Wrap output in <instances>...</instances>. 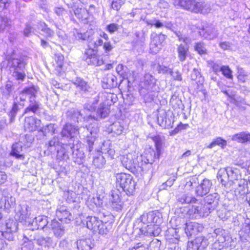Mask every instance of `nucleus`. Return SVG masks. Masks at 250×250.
Wrapping results in <instances>:
<instances>
[{"label": "nucleus", "instance_id": "obj_1", "mask_svg": "<svg viewBox=\"0 0 250 250\" xmlns=\"http://www.w3.org/2000/svg\"><path fill=\"white\" fill-rule=\"evenodd\" d=\"M27 62L25 58L14 54L6 56L5 59L1 63V68L7 69L14 79L20 83L26 77V66Z\"/></svg>", "mask_w": 250, "mask_h": 250}, {"label": "nucleus", "instance_id": "obj_2", "mask_svg": "<svg viewBox=\"0 0 250 250\" xmlns=\"http://www.w3.org/2000/svg\"><path fill=\"white\" fill-rule=\"evenodd\" d=\"M173 3L195 13L207 14L210 10L208 3L200 0H173Z\"/></svg>", "mask_w": 250, "mask_h": 250}, {"label": "nucleus", "instance_id": "obj_3", "mask_svg": "<svg viewBox=\"0 0 250 250\" xmlns=\"http://www.w3.org/2000/svg\"><path fill=\"white\" fill-rule=\"evenodd\" d=\"M116 182L127 195L132 194L135 189L136 184L133 178L129 174L118 173L116 175Z\"/></svg>", "mask_w": 250, "mask_h": 250}, {"label": "nucleus", "instance_id": "obj_4", "mask_svg": "<svg viewBox=\"0 0 250 250\" xmlns=\"http://www.w3.org/2000/svg\"><path fill=\"white\" fill-rule=\"evenodd\" d=\"M87 228L94 232H98L101 234H106L109 229L106 224H104L102 221L95 216H88L85 221Z\"/></svg>", "mask_w": 250, "mask_h": 250}, {"label": "nucleus", "instance_id": "obj_5", "mask_svg": "<svg viewBox=\"0 0 250 250\" xmlns=\"http://www.w3.org/2000/svg\"><path fill=\"white\" fill-rule=\"evenodd\" d=\"M213 210L212 208L208 205H204L203 204H198L193 205L188 211V215L190 218L199 219L208 216Z\"/></svg>", "mask_w": 250, "mask_h": 250}, {"label": "nucleus", "instance_id": "obj_6", "mask_svg": "<svg viewBox=\"0 0 250 250\" xmlns=\"http://www.w3.org/2000/svg\"><path fill=\"white\" fill-rule=\"evenodd\" d=\"M99 130V127L96 123L91 124L86 129L87 132H89V134H87L85 138L86 147L89 152L94 150L95 146H96V142L97 141L96 135Z\"/></svg>", "mask_w": 250, "mask_h": 250}, {"label": "nucleus", "instance_id": "obj_7", "mask_svg": "<svg viewBox=\"0 0 250 250\" xmlns=\"http://www.w3.org/2000/svg\"><path fill=\"white\" fill-rule=\"evenodd\" d=\"M88 48L86 49L83 59L88 64L100 66L104 63V61L100 56L97 55V50L92 48V44H88Z\"/></svg>", "mask_w": 250, "mask_h": 250}, {"label": "nucleus", "instance_id": "obj_8", "mask_svg": "<svg viewBox=\"0 0 250 250\" xmlns=\"http://www.w3.org/2000/svg\"><path fill=\"white\" fill-rule=\"evenodd\" d=\"M37 93V88L35 86H31L29 87L25 88L22 90L19 94L14 98V99L17 100L19 103V105L21 107L25 105V102L26 99H28L29 100L31 97L36 96Z\"/></svg>", "mask_w": 250, "mask_h": 250}, {"label": "nucleus", "instance_id": "obj_9", "mask_svg": "<svg viewBox=\"0 0 250 250\" xmlns=\"http://www.w3.org/2000/svg\"><path fill=\"white\" fill-rule=\"evenodd\" d=\"M175 33L179 40L182 41L185 43L180 44L177 47L179 60L181 62H183L186 60L188 52V46L187 44L188 39L187 37H183L180 32H175Z\"/></svg>", "mask_w": 250, "mask_h": 250}, {"label": "nucleus", "instance_id": "obj_10", "mask_svg": "<svg viewBox=\"0 0 250 250\" xmlns=\"http://www.w3.org/2000/svg\"><path fill=\"white\" fill-rule=\"evenodd\" d=\"M79 134V129L77 126H75L71 124H66L63 127L61 134L62 138H69L68 143L66 144V146L74 144L75 137Z\"/></svg>", "mask_w": 250, "mask_h": 250}, {"label": "nucleus", "instance_id": "obj_11", "mask_svg": "<svg viewBox=\"0 0 250 250\" xmlns=\"http://www.w3.org/2000/svg\"><path fill=\"white\" fill-rule=\"evenodd\" d=\"M208 244V241L205 237H198L194 240L188 242L187 250H203Z\"/></svg>", "mask_w": 250, "mask_h": 250}, {"label": "nucleus", "instance_id": "obj_12", "mask_svg": "<svg viewBox=\"0 0 250 250\" xmlns=\"http://www.w3.org/2000/svg\"><path fill=\"white\" fill-rule=\"evenodd\" d=\"M31 215L30 208L27 205H20L15 215V219L20 222H28Z\"/></svg>", "mask_w": 250, "mask_h": 250}, {"label": "nucleus", "instance_id": "obj_13", "mask_svg": "<svg viewBox=\"0 0 250 250\" xmlns=\"http://www.w3.org/2000/svg\"><path fill=\"white\" fill-rule=\"evenodd\" d=\"M167 232V239L169 240L170 243H173L168 247V250H181V248L178 244L180 236L178 234L177 229L171 228L168 230Z\"/></svg>", "mask_w": 250, "mask_h": 250}, {"label": "nucleus", "instance_id": "obj_14", "mask_svg": "<svg viewBox=\"0 0 250 250\" xmlns=\"http://www.w3.org/2000/svg\"><path fill=\"white\" fill-rule=\"evenodd\" d=\"M212 186V182L208 179L205 178L195 188V194L197 196L203 197L210 191Z\"/></svg>", "mask_w": 250, "mask_h": 250}, {"label": "nucleus", "instance_id": "obj_15", "mask_svg": "<svg viewBox=\"0 0 250 250\" xmlns=\"http://www.w3.org/2000/svg\"><path fill=\"white\" fill-rule=\"evenodd\" d=\"M120 191L117 189L112 190L109 194L110 205L116 210L122 209V202L120 197Z\"/></svg>", "mask_w": 250, "mask_h": 250}, {"label": "nucleus", "instance_id": "obj_16", "mask_svg": "<svg viewBox=\"0 0 250 250\" xmlns=\"http://www.w3.org/2000/svg\"><path fill=\"white\" fill-rule=\"evenodd\" d=\"M166 36L162 34L156 35L153 38L150 44V49L152 52L156 54L161 49Z\"/></svg>", "mask_w": 250, "mask_h": 250}, {"label": "nucleus", "instance_id": "obj_17", "mask_svg": "<svg viewBox=\"0 0 250 250\" xmlns=\"http://www.w3.org/2000/svg\"><path fill=\"white\" fill-rule=\"evenodd\" d=\"M121 162L123 166L131 172L135 171L137 165L136 156L128 153L122 157Z\"/></svg>", "mask_w": 250, "mask_h": 250}, {"label": "nucleus", "instance_id": "obj_18", "mask_svg": "<svg viewBox=\"0 0 250 250\" xmlns=\"http://www.w3.org/2000/svg\"><path fill=\"white\" fill-rule=\"evenodd\" d=\"M109 113V108L107 104L102 103L99 105L95 115H90L89 118L94 119L96 121H98L101 119L104 118L108 116Z\"/></svg>", "mask_w": 250, "mask_h": 250}, {"label": "nucleus", "instance_id": "obj_19", "mask_svg": "<svg viewBox=\"0 0 250 250\" xmlns=\"http://www.w3.org/2000/svg\"><path fill=\"white\" fill-rule=\"evenodd\" d=\"M142 234L145 236H158L161 231V229L157 225L147 224L140 229Z\"/></svg>", "mask_w": 250, "mask_h": 250}, {"label": "nucleus", "instance_id": "obj_20", "mask_svg": "<svg viewBox=\"0 0 250 250\" xmlns=\"http://www.w3.org/2000/svg\"><path fill=\"white\" fill-rule=\"evenodd\" d=\"M67 146L70 147L74 162L78 165L82 164L84 158V154L83 151L80 150L77 145L75 146L74 144L71 145V143Z\"/></svg>", "mask_w": 250, "mask_h": 250}, {"label": "nucleus", "instance_id": "obj_21", "mask_svg": "<svg viewBox=\"0 0 250 250\" xmlns=\"http://www.w3.org/2000/svg\"><path fill=\"white\" fill-rule=\"evenodd\" d=\"M48 228L57 238L62 237L65 233L64 227L56 220L51 221Z\"/></svg>", "mask_w": 250, "mask_h": 250}, {"label": "nucleus", "instance_id": "obj_22", "mask_svg": "<svg viewBox=\"0 0 250 250\" xmlns=\"http://www.w3.org/2000/svg\"><path fill=\"white\" fill-rule=\"evenodd\" d=\"M56 215L58 219L62 222L68 223L71 220V214L65 206L58 207L56 211Z\"/></svg>", "mask_w": 250, "mask_h": 250}, {"label": "nucleus", "instance_id": "obj_23", "mask_svg": "<svg viewBox=\"0 0 250 250\" xmlns=\"http://www.w3.org/2000/svg\"><path fill=\"white\" fill-rule=\"evenodd\" d=\"M36 96H33L29 100V104L25 108L23 114H36L40 110L41 104L36 100Z\"/></svg>", "mask_w": 250, "mask_h": 250}, {"label": "nucleus", "instance_id": "obj_24", "mask_svg": "<svg viewBox=\"0 0 250 250\" xmlns=\"http://www.w3.org/2000/svg\"><path fill=\"white\" fill-rule=\"evenodd\" d=\"M41 123L40 120L31 116L25 118L24 127L29 131L32 132L39 127Z\"/></svg>", "mask_w": 250, "mask_h": 250}, {"label": "nucleus", "instance_id": "obj_25", "mask_svg": "<svg viewBox=\"0 0 250 250\" xmlns=\"http://www.w3.org/2000/svg\"><path fill=\"white\" fill-rule=\"evenodd\" d=\"M185 232L188 237H192L201 231L203 227L196 222H189L186 224Z\"/></svg>", "mask_w": 250, "mask_h": 250}, {"label": "nucleus", "instance_id": "obj_26", "mask_svg": "<svg viewBox=\"0 0 250 250\" xmlns=\"http://www.w3.org/2000/svg\"><path fill=\"white\" fill-rule=\"evenodd\" d=\"M159 155H157L155 151L151 148L146 149L141 155V159L142 162L145 164H152L155 158H159Z\"/></svg>", "mask_w": 250, "mask_h": 250}, {"label": "nucleus", "instance_id": "obj_27", "mask_svg": "<svg viewBox=\"0 0 250 250\" xmlns=\"http://www.w3.org/2000/svg\"><path fill=\"white\" fill-rule=\"evenodd\" d=\"M211 235L212 237H215L216 239L214 243H218V246L219 247H221L220 244L224 243L229 239V236L226 230L221 228L215 229Z\"/></svg>", "mask_w": 250, "mask_h": 250}, {"label": "nucleus", "instance_id": "obj_28", "mask_svg": "<svg viewBox=\"0 0 250 250\" xmlns=\"http://www.w3.org/2000/svg\"><path fill=\"white\" fill-rule=\"evenodd\" d=\"M66 116L68 121L73 123L79 122L84 118L81 111L74 108L68 109L66 112Z\"/></svg>", "mask_w": 250, "mask_h": 250}, {"label": "nucleus", "instance_id": "obj_29", "mask_svg": "<svg viewBox=\"0 0 250 250\" xmlns=\"http://www.w3.org/2000/svg\"><path fill=\"white\" fill-rule=\"evenodd\" d=\"M48 223L47 218L45 216H39L35 217L31 223L32 229H43Z\"/></svg>", "mask_w": 250, "mask_h": 250}, {"label": "nucleus", "instance_id": "obj_30", "mask_svg": "<svg viewBox=\"0 0 250 250\" xmlns=\"http://www.w3.org/2000/svg\"><path fill=\"white\" fill-rule=\"evenodd\" d=\"M191 80L195 81L197 84V89L199 91L203 90L204 78L202 76L200 72L197 69L194 68L190 74Z\"/></svg>", "mask_w": 250, "mask_h": 250}, {"label": "nucleus", "instance_id": "obj_31", "mask_svg": "<svg viewBox=\"0 0 250 250\" xmlns=\"http://www.w3.org/2000/svg\"><path fill=\"white\" fill-rule=\"evenodd\" d=\"M96 151V153L93 156V164L96 167L102 168L105 164L106 161L104 157L102 155V152L99 151L95 146L94 149L92 152L93 153Z\"/></svg>", "mask_w": 250, "mask_h": 250}, {"label": "nucleus", "instance_id": "obj_32", "mask_svg": "<svg viewBox=\"0 0 250 250\" xmlns=\"http://www.w3.org/2000/svg\"><path fill=\"white\" fill-rule=\"evenodd\" d=\"M117 85V78L112 74H108L103 78V87L104 88H111Z\"/></svg>", "mask_w": 250, "mask_h": 250}, {"label": "nucleus", "instance_id": "obj_33", "mask_svg": "<svg viewBox=\"0 0 250 250\" xmlns=\"http://www.w3.org/2000/svg\"><path fill=\"white\" fill-rule=\"evenodd\" d=\"M199 34L206 39L212 40L217 37L218 32L214 28L209 27L206 29H202L199 31Z\"/></svg>", "mask_w": 250, "mask_h": 250}, {"label": "nucleus", "instance_id": "obj_34", "mask_svg": "<svg viewBox=\"0 0 250 250\" xmlns=\"http://www.w3.org/2000/svg\"><path fill=\"white\" fill-rule=\"evenodd\" d=\"M73 83L82 94L89 92L90 87L83 79L80 78H77L74 80Z\"/></svg>", "mask_w": 250, "mask_h": 250}, {"label": "nucleus", "instance_id": "obj_35", "mask_svg": "<svg viewBox=\"0 0 250 250\" xmlns=\"http://www.w3.org/2000/svg\"><path fill=\"white\" fill-rule=\"evenodd\" d=\"M177 201L182 204H188L196 203L197 200L190 194L182 193L177 196Z\"/></svg>", "mask_w": 250, "mask_h": 250}, {"label": "nucleus", "instance_id": "obj_36", "mask_svg": "<svg viewBox=\"0 0 250 250\" xmlns=\"http://www.w3.org/2000/svg\"><path fill=\"white\" fill-rule=\"evenodd\" d=\"M76 244L79 250H91L94 246L89 238L79 240L77 241Z\"/></svg>", "mask_w": 250, "mask_h": 250}, {"label": "nucleus", "instance_id": "obj_37", "mask_svg": "<svg viewBox=\"0 0 250 250\" xmlns=\"http://www.w3.org/2000/svg\"><path fill=\"white\" fill-rule=\"evenodd\" d=\"M37 243L41 246L44 248L53 247V242L51 237L49 236H38L35 238Z\"/></svg>", "mask_w": 250, "mask_h": 250}, {"label": "nucleus", "instance_id": "obj_38", "mask_svg": "<svg viewBox=\"0 0 250 250\" xmlns=\"http://www.w3.org/2000/svg\"><path fill=\"white\" fill-rule=\"evenodd\" d=\"M219 199V195L217 193H213L209 194L207 195L205 201L207 204H204V205H208L210 207L212 208L213 210L214 209L215 207L218 204V201Z\"/></svg>", "mask_w": 250, "mask_h": 250}, {"label": "nucleus", "instance_id": "obj_39", "mask_svg": "<svg viewBox=\"0 0 250 250\" xmlns=\"http://www.w3.org/2000/svg\"><path fill=\"white\" fill-rule=\"evenodd\" d=\"M231 140L232 141L242 143L248 142H250V133H246L245 132H241L239 133L235 134L232 136Z\"/></svg>", "mask_w": 250, "mask_h": 250}, {"label": "nucleus", "instance_id": "obj_40", "mask_svg": "<svg viewBox=\"0 0 250 250\" xmlns=\"http://www.w3.org/2000/svg\"><path fill=\"white\" fill-rule=\"evenodd\" d=\"M22 108V107L19 105V102H18L17 100L13 99L12 106L8 114L10 123H13L14 121L18 112Z\"/></svg>", "mask_w": 250, "mask_h": 250}, {"label": "nucleus", "instance_id": "obj_41", "mask_svg": "<svg viewBox=\"0 0 250 250\" xmlns=\"http://www.w3.org/2000/svg\"><path fill=\"white\" fill-rule=\"evenodd\" d=\"M22 151V145L20 143H17L13 145L11 155L16 157V158L21 160L24 159V156L21 154Z\"/></svg>", "mask_w": 250, "mask_h": 250}, {"label": "nucleus", "instance_id": "obj_42", "mask_svg": "<svg viewBox=\"0 0 250 250\" xmlns=\"http://www.w3.org/2000/svg\"><path fill=\"white\" fill-rule=\"evenodd\" d=\"M147 1L149 2L148 4L150 6H153L155 7L157 5V7L160 9H167L169 7L168 3L164 0H146Z\"/></svg>", "mask_w": 250, "mask_h": 250}, {"label": "nucleus", "instance_id": "obj_43", "mask_svg": "<svg viewBox=\"0 0 250 250\" xmlns=\"http://www.w3.org/2000/svg\"><path fill=\"white\" fill-rule=\"evenodd\" d=\"M215 146H220L223 148L227 146V141L221 137H217L213 139L212 142L207 146V148L210 149Z\"/></svg>", "mask_w": 250, "mask_h": 250}, {"label": "nucleus", "instance_id": "obj_44", "mask_svg": "<svg viewBox=\"0 0 250 250\" xmlns=\"http://www.w3.org/2000/svg\"><path fill=\"white\" fill-rule=\"evenodd\" d=\"M217 179L222 185H226L227 181L229 180L226 168L220 169L217 174Z\"/></svg>", "mask_w": 250, "mask_h": 250}, {"label": "nucleus", "instance_id": "obj_45", "mask_svg": "<svg viewBox=\"0 0 250 250\" xmlns=\"http://www.w3.org/2000/svg\"><path fill=\"white\" fill-rule=\"evenodd\" d=\"M110 129L111 132L117 135H119L122 134L124 128L120 122H116L111 125Z\"/></svg>", "mask_w": 250, "mask_h": 250}, {"label": "nucleus", "instance_id": "obj_46", "mask_svg": "<svg viewBox=\"0 0 250 250\" xmlns=\"http://www.w3.org/2000/svg\"><path fill=\"white\" fill-rule=\"evenodd\" d=\"M164 137L160 135L154 136L153 138V140L155 143L156 150L157 151V155H160L161 153V149L163 144Z\"/></svg>", "mask_w": 250, "mask_h": 250}, {"label": "nucleus", "instance_id": "obj_47", "mask_svg": "<svg viewBox=\"0 0 250 250\" xmlns=\"http://www.w3.org/2000/svg\"><path fill=\"white\" fill-rule=\"evenodd\" d=\"M61 143L60 142L58 137H53L48 144V149L50 151H53L57 149Z\"/></svg>", "mask_w": 250, "mask_h": 250}, {"label": "nucleus", "instance_id": "obj_48", "mask_svg": "<svg viewBox=\"0 0 250 250\" xmlns=\"http://www.w3.org/2000/svg\"><path fill=\"white\" fill-rule=\"evenodd\" d=\"M156 69L159 73L172 75V69L170 68L163 64H158L156 66Z\"/></svg>", "mask_w": 250, "mask_h": 250}, {"label": "nucleus", "instance_id": "obj_49", "mask_svg": "<svg viewBox=\"0 0 250 250\" xmlns=\"http://www.w3.org/2000/svg\"><path fill=\"white\" fill-rule=\"evenodd\" d=\"M152 215H153V212H150L148 213L143 214L140 217L141 222L145 225L152 224V218L153 217Z\"/></svg>", "mask_w": 250, "mask_h": 250}, {"label": "nucleus", "instance_id": "obj_50", "mask_svg": "<svg viewBox=\"0 0 250 250\" xmlns=\"http://www.w3.org/2000/svg\"><path fill=\"white\" fill-rule=\"evenodd\" d=\"M6 230L16 232L18 229V223L13 219H9L6 223Z\"/></svg>", "mask_w": 250, "mask_h": 250}, {"label": "nucleus", "instance_id": "obj_51", "mask_svg": "<svg viewBox=\"0 0 250 250\" xmlns=\"http://www.w3.org/2000/svg\"><path fill=\"white\" fill-rule=\"evenodd\" d=\"M229 179L230 181L237 180L238 178L237 170L233 169L232 167H228L226 168Z\"/></svg>", "mask_w": 250, "mask_h": 250}, {"label": "nucleus", "instance_id": "obj_52", "mask_svg": "<svg viewBox=\"0 0 250 250\" xmlns=\"http://www.w3.org/2000/svg\"><path fill=\"white\" fill-rule=\"evenodd\" d=\"M24 238L25 241L21 245V250H33L34 245L32 239L29 240L26 236Z\"/></svg>", "mask_w": 250, "mask_h": 250}, {"label": "nucleus", "instance_id": "obj_53", "mask_svg": "<svg viewBox=\"0 0 250 250\" xmlns=\"http://www.w3.org/2000/svg\"><path fill=\"white\" fill-rule=\"evenodd\" d=\"M54 60L55 63L54 65L56 67L61 68L63 65L64 57L63 56L60 54H56L54 57Z\"/></svg>", "mask_w": 250, "mask_h": 250}, {"label": "nucleus", "instance_id": "obj_54", "mask_svg": "<svg viewBox=\"0 0 250 250\" xmlns=\"http://www.w3.org/2000/svg\"><path fill=\"white\" fill-rule=\"evenodd\" d=\"M73 33L77 40L85 41L88 38V36L85 33L83 34L78 29H74Z\"/></svg>", "mask_w": 250, "mask_h": 250}, {"label": "nucleus", "instance_id": "obj_55", "mask_svg": "<svg viewBox=\"0 0 250 250\" xmlns=\"http://www.w3.org/2000/svg\"><path fill=\"white\" fill-rule=\"evenodd\" d=\"M145 85L148 86H153L155 83V79L150 74H146L144 76Z\"/></svg>", "mask_w": 250, "mask_h": 250}, {"label": "nucleus", "instance_id": "obj_56", "mask_svg": "<svg viewBox=\"0 0 250 250\" xmlns=\"http://www.w3.org/2000/svg\"><path fill=\"white\" fill-rule=\"evenodd\" d=\"M41 130L44 136H46L47 133L53 134L55 133V125L52 124H49Z\"/></svg>", "mask_w": 250, "mask_h": 250}, {"label": "nucleus", "instance_id": "obj_57", "mask_svg": "<svg viewBox=\"0 0 250 250\" xmlns=\"http://www.w3.org/2000/svg\"><path fill=\"white\" fill-rule=\"evenodd\" d=\"M166 119H167V113L165 111L159 112L158 114L157 121L159 125L164 127Z\"/></svg>", "mask_w": 250, "mask_h": 250}, {"label": "nucleus", "instance_id": "obj_58", "mask_svg": "<svg viewBox=\"0 0 250 250\" xmlns=\"http://www.w3.org/2000/svg\"><path fill=\"white\" fill-rule=\"evenodd\" d=\"M237 78L239 81L242 83H245L246 81L247 74L245 73V70L243 68H238Z\"/></svg>", "mask_w": 250, "mask_h": 250}, {"label": "nucleus", "instance_id": "obj_59", "mask_svg": "<svg viewBox=\"0 0 250 250\" xmlns=\"http://www.w3.org/2000/svg\"><path fill=\"white\" fill-rule=\"evenodd\" d=\"M195 49L200 54H204L206 53V48L203 42H197L194 46Z\"/></svg>", "mask_w": 250, "mask_h": 250}, {"label": "nucleus", "instance_id": "obj_60", "mask_svg": "<svg viewBox=\"0 0 250 250\" xmlns=\"http://www.w3.org/2000/svg\"><path fill=\"white\" fill-rule=\"evenodd\" d=\"M221 72L223 75L228 79H232V71L229 68V66H222Z\"/></svg>", "mask_w": 250, "mask_h": 250}, {"label": "nucleus", "instance_id": "obj_61", "mask_svg": "<svg viewBox=\"0 0 250 250\" xmlns=\"http://www.w3.org/2000/svg\"><path fill=\"white\" fill-rule=\"evenodd\" d=\"M4 202V208L8 209L14 205L15 198L12 197H5Z\"/></svg>", "mask_w": 250, "mask_h": 250}, {"label": "nucleus", "instance_id": "obj_62", "mask_svg": "<svg viewBox=\"0 0 250 250\" xmlns=\"http://www.w3.org/2000/svg\"><path fill=\"white\" fill-rule=\"evenodd\" d=\"M13 231H8V230H6L4 231H0V236H2L6 239L9 241L13 240L14 236L13 234Z\"/></svg>", "mask_w": 250, "mask_h": 250}, {"label": "nucleus", "instance_id": "obj_63", "mask_svg": "<svg viewBox=\"0 0 250 250\" xmlns=\"http://www.w3.org/2000/svg\"><path fill=\"white\" fill-rule=\"evenodd\" d=\"M7 17H0V32L3 31L9 24Z\"/></svg>", "mask_w": 250, "mask_h": 250}, {"label": "nucleus", "instance_id": "obj_64", "mask_svg": "<svg viewBox=\"0 0 250 250\" xmlns=\"http://www.w3.org/2000/svg\"><path fill=\"white\" fill-rule=\"evenodd\" d=\"M123 4L124 1L122 0H113L111 3V7L113 9L117 11Z\"/></svg>", "mask_w": 250, "mask_h": 250}]
</instances>
